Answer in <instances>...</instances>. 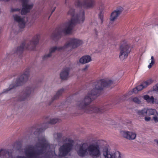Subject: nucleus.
<instances>
[{
	"mask_svg": "<svg viewBox=\"0 0 158 158\" xmlns=\"http://www.w3.org/2000/svg\"><path fill=\"white\" fill-rule=\"evenodd\" d=\"M113 83V81L108 79H102L94 82L84 99L77 102V107L86 113L94 112L100 114L102 113L105 109L103 107L89 105L95 97L99 95L104 87L108 86Z\"/></svg>",
	"mask_w": 158,
	"mask_h": 158,
	"instance_id": "1",
	"label": "nucleus"
},
{
	"mask_svg": "<svg viewBox=\"0 0 158 158\" xmlns=\"http://www.w3.org/2000/svg\"><path fill=\"white\" fill-rule=\"evenodd\" d=\"M56 146L49 144L44 136L40 137L38 143L33 147L29 146L26 148L25 153L28 158H38L44 156L47 158H56L57 157L54 151ZM16 158H25L18 156Z\"/></svg>",
	"mask_w": 158,
	"mask_h": 158,
	"instance_id": "2",
	"label": "nucleus"
},
{
	"mask_svg": "<svg viewBox=\"0 0 158 158\" xmlns=\"http://www.w3.org/2000/svg\"><path fill=\"white\" fill-rule=\"evenodd\" d=\"M75 150L78 155L81 157L89 156L93 158H98L101 154L99 146L95 144L81 143L76 146Z\"/></svg>",
	"mask_w": 158,
	"mask_h": 158,
	"instance_id": "3",
	"label": "nucleus"
},
{
	"mask_svg": "<svg viewBox=\"0 0 158 158\" xmlns=\"http://www.w3.org/2000/svg\"><path fill=\"white\" fill-rule=\"evenodd\" d=\"M67 14L71 16L72 18L63 24L62 31L65 33L69 34L71 32L75 23L81 24L84 23L85 17L84 11L82 10H79L75 15L74 9L70 8Z\"/></svg>",
	"mask_w": 158,
	"mask_h": 158,
	"instance_id": "4",
	"label": "nucleus"
},
{
	"mask_svg": "<svg viewBox=\"0 0 158 158\" xmlns=\"http://www.w3.org/2000/svg\"><path fill=\"white\" fill-rule=\"evenodd\" d=\"M74 141L70 138H66L63 142V144L59 148V156L60 157L66 155L72 149Z\"/></svg>",
	"mask_w": 158,
	"mask_h": 158,
	"instance_id": "5",
	"label": "nucleus"
},
{
	"mask_svg": "<svg viewBox=\"0 0 158 158\" xmlns=\"http://www.w3.org/2000/svg\"><path fill=\"white\" fill-rule=\"evenodd\" d=\"M40 38V36L39 34H36L29 42L23 43L18 48V50L20 51L25 49L33 50L38 43Z\"/></svg>",
	"mask_w": 158,
	"mask_h": 158,
	"instance_id": "6",
	"label": "nucleus"
},
{
	"mask_svg": "<svg viewBox=\"0 0 158 158\" xmlns=\"http://www.w3.org/2000/svg\"><path fill=\"white\" fill-rule=\"evenodd\" d=\"M30 76L29 75L23 73V74L17 79L15 85L11 84L10 85L8 88L3 90L2 93L6 94L11 92L12 89L20 85L23 83L27 81Z\"/></svg>",
	"mask_w": 158,
	"mask_h": 158,
	"instance_id": "7",
	"label": "nucleus"
},
{
	"mask_svg": "<svg viewBox=\"0 0 158 158\" xmlns=\"http://www.w3.org/2000/svg\"><path fill=\"white\" fill-rule=\"evenodd\" d=\"M130 51L131 48L129 44L125 40L123 41L120 47L119 57L120 59L122 61L124 60L127 57Z\"/></svg>",
	"mask_w": 158,
	"mask_h": 158,
	"instance_id": "8",
	"label": "nucleus"
},
{
	"mask_svg": "<svg viewBox=\"0 0 158 158\" xmlns=\"http://www.w3.org/2000/svg\"><path fill=\"white\" fill-rule=\"evenodd\" d=\"M110 150V148L108 146L102 148V153L104 158H123V156L119 152L116 151L112 152Z\"/></svg>",
	"mask_w": 158,
	"mask_h": 158,
	"instance_id": "9",
	"label": "nucleus"
},
{
	"mask_svg": "<svg viewBox=\"0 0 158 158\" xmlns=\"http://www.w3.org/2000/svg\"><path fill=\"white\" fill-rule=\"evenodd\" d=\"M83 43L82 40L78 39L72 38L67 41L64 44L66 50L68 48H76Z\"/></svg>",
	"mask_w": 158,
	"mask_h": 158,
	"instance_id": "10",
	"label": "nucleus"
},
{
	"mask_svg": "<svg viewBox=\"0 0 158 158\" xmlns=\"http://www.w3.org/2000/svg\"><path fill=\"white\" fill-rule=\"evenodd\" d=\"M65 50L64 45L63 46H55L52 47L49 49V52L44 55L42 57V59L43 60H45L51 57L52 56V53L55 52L56 51H60Z\"/></svg>",
	"mask_w": 158,
	"mask_h": 158,
	"instance_id": "11",
	"label": "nucleus"
},
{
	"mask_svg": "<svg viewBox=\"0 0 158 158\" xmlns=\"http://www.w3.org/2000/svg\"><path fill=\"white\" fill-rule=\"evenodd\" d=\"M14 20L17 22L19 27L24 28L25 26L26 20L24 18L22 17L17 15H15L13 16Z\"/></svg>",
	"mask_w": 158,
	"mask_h": 158,
	"instance_id": "12",
	"label": "nucleus"
},
{
	"mask_svg": "<svg viewBox=\"0 0 158 158\" xmlns=\"http://www.w3.org/2000/svg\"><path fill=\"white\" fill-rule=\"evenodd\" d=\"M121 134L125 138L129 140H134L136 137V134L134 132L129 131H122Z\"/></svg>",
	"mask_w": 158,
	"mask_h": 158,
	"instance_id": "13",
	"label": "nucleus"
},
{
	"mask_svg": "<svg viewBox=\"0 0 158 158\" xmlns=\"http://www.w3.org/2000/svg\"><path fill=\"white\" fill-rule=\"evenodd\" d=\"M122 7H120L113 12L110 15V19L111 21L115 20L123 10Z\"/></svg>",
	"mask_w": 158,
	"mask_h": 158,
	"instance_id": "14",
	"label": "nucleus"
},
{
	"mask_svg": "<svg viewBox=\"0 0 158 158\" xmlns=\"http://www.w3.org/2000/svg\"><path fill=\"white\" fill-rule=\"evenodd\" d=\"M34 89L31 87H28L25 89L23 94L22 96L21 100H24L28 97L30 94L33 91Z\"/></svg>",
	"mask_w": 158,
	"mask_h": 158,
	"instance_id": "15",
	"label": "nucleus"
},
{
	"mask_svg": "<svg viewBox=\"0 0 158 158\" xmlns=\"http://www.w3.org/2000/svg\"><path fill=\"white\" fill-rule=\"evenodd\" d=\"M95 5V0H83V6L87 9L92 8Z\"/></svg>",
	"mask_w": 158,
	"mask_h": 158,
	"instance_id": "16",
	"label": "nucleus"
},
{
	"mask_svg": "<svg viewBox=\"0 0 158 158\" xmlns=\"http://www.w3.org/2000/svg\"><path fill=\"white\" fill-rule=\"evenodd\" d=\"M70 69L69 67L64 68L60 73V77L61 79L65 80L69 77Z\"/></svg>",
	"mask_w": 158,
	"mask_h": 158,
	"instance_id": "17",
	"label": "nucleus"
},
{
	"mask_svg": "<svg viewBox=\"0 0 158 158\" xmlns=\"http://www.w3.org/2000/svg\"><path fill=\"white\" fill-rule=\"evenodd\" d=\"M9 150L2 149L0 150V156H5L6 158H12L11 153H10Z\"/></svg>",
	"mask_w": 158,
	"mask_h": 158,
	"instance_id": "18",
	"label": "nucleus"
},
{
	"mask_svg": "<svg viewBox=\"0 0 158 158\" xmlns=\"http://www.w3.org/2000/svg\"><path fill=\"white\" fill-rule=\"evenodd\" d=\"M92 60L91 57L89 56H85L81 57L79 60V62L82 64L88 63Z\"/></svg>",
	"mask_w": 158,
	"mask_h": 158,
	"instance_id": "19",
	"label": "nucleus"
},
{
	"mask_svg": "<svg viewBox=\"0 0 158 158\" xmlns=\"http://www.w3.org/2000/svg\"><path fill=\"white\" fill-rule=\"evenodd\" d=\"M142 97L148 103L152 104L155 103V99L153 96L150 97L148 95H146L143 96Z\"/></svg>",
	"mask_w": 158,
	"mask_h": 158,
	"instance_id": "20",
	"label": "nucleus"
},
{
	"mask_svg": "<svg viewBox=\"0 0 158 158\" xmlns=\"http://www.w3.org/2000/svg\"><path fill=\"white\" fill-rule=\"evenodd\" d=\"M64 89H59L56 92L55 95L52 98V101H53L57 99L60 97L64 92Z\"/></svg>",
	"mask_w": 158,
	"mask_h": 158,
	"instance_id": "21",
	"label": "nucleus"
},
{
	"mask_svg": "<svg viewBox=\"0 0 158 158\" xmlns=\"http://www.w3.org/2000/svg\"><path fill=\"white\" fill-rule=\"evenodd\" d=\"M147 115H154L156 116L158 115V114L155 109L151 108H147Z\"/></svg>",
	"mask_w": 158,
	"mask_h": 158,
	"instance_id": "22",
	"label": "nucleus"
},
{
	"mask_svg": "<svg viewBox=\"0 0 158 158\" xmlns=\"http://www.w3.org/2000/svg\"><path fill=\"white\" fill-rule=\"evenodd\" d=\"M99 9L101 11V12L99 15V17L101 20V23H102L103 22V15L102 11L105 10V6L103 5H101L99 7Z\"/></svg>",
	"mask_w": 158,
	"mask_h": 158,
	"instance_id": "23",
	"label": "nucleus"
},
{
	"mask_svg": "<svg viewBox=\"0 0 158 158\" xmlns=\"http://www.w3.org/2000/svg\"><path fill=\"white\" fill-rule=\"evenodd\" d=\"M141 97L140 96L132 97H131V101L133 102L138 104H140L141 103Z\"/></svg>",
	"mask_w": 158,
	"mask_h": 158,
	"instance_id": "24",
	"label": "nucleus"
},
{
	"mask_svg": "<svg viewBox=\"0 0 158 158\" xmlns=\"http://www.w3.org/2000/svg\"><path fill=\"white\" fill-rule=\"evenodd\" d=\"M60 31L56 30L52 34V38L53 39H58L59 38V35L60 33Z\"/></svg>",
	"mask_w": 158,
	"mask_h": 158,
	"instance_id": "25",
	"label": "nucleus"
},
{
	"mask_svg": "<svg viewBox=\"0 0 158 158\" xmlns=\"http://www.w3.org/2000/svg\"><path fill=\"white\" fill-rule=\"evenodd\" d=\"M147 110L146 108H144L141 110H138L137 112V114L141 116H145L147 115Z\"/></svg>",
	"mask_w": 158,
	"mask_h": 158,
	"instance_id": "26",
	"label": "nucleus"
},
{
	"mask_svg": "<svg viewBox=\"0 0 158 158\" xmlns=\"http://www.w3.org/2000/svg\"><path fill=\"white\" fill-rule=\"evenodd\" d=\"M152 83V81L151 79H149L143 83L145 88L148 85H150Z\"/></svg>",
	"mask_w": 158,
	"mask_h": 158,
	"instance_id": "27",
	"label": "nucleus"
},
{
	"mask_svg": "<svg viewBox=\"0 0 158 158\" xmlns=\"http://www.w3.org/2000/svg\"><path fill=\"white\" fill-rule=\"evenodd\" d=\"M152 83V81L151 79H149L143 83L145 88L148 85H150Z\"/></svg>",
	"mask_w": 158,
	"mask_h": 158,
	"instance_id": "28",
	"label": "nucleus"
},
{
	"mask_svg": "<svg viewBox=\"0 0 158 158\" xmlns=\"http://www.w3.org/2000/svg\"><path fill=\"white\" fill-rule=\"evenodd\" d=\"M62 137V134L61 133H55L54 134V137L55 140L58 141L59 139Z\"/></svg>",
	"mask_w": 158,
	"mask_h": 158,
	"instance_id": "29",
	"label": "nucleus"
},
{
	"mask_svg": "<svg viewBox=\"0 0 158 158\" xmlns=\"http://www.w3.org/2000/svg\"><path fill=\"white\" fill-rule=\"evenodd\" d=\"M151 61L149 64L148 66L149 69L151 68L154 65L155 63V60L153 56H152L151 58Z\"/></svg>",
	"mask_w": 158,
	"mask_h": 158,
	"instance_id": "30",
	"label": "nucleus"
},
{
	"mask_svg": "<svg viewBox=\"0 0 158 158\" xmlns=\"http://www.w3.org/2000/svg\"><path fill=\"white\" fill-rule=\"evenodd\" d=\"M59 121V119L57 118H52L50 119V121L48 123L54 124Z\"/></svg>",
	"mask_w": 158,
	"mask_h": 158,
	"instance_id": "31",
	"label": "nucleus"
},
{
	"mask_svg": "<svg viewBox=\"0 0 158 158\" xmlns=\"http://www.w3.org/2000/svg\"><path fill=\"white\" fill-rule=\"evenodd\" d=\"M20 10V8H12L11 9L10 11L11 12L13 13L16 12H19Z\"/></svg>",
	"mask_w": 158,
	"mask_h": 158,
	"instance_id": "32",
	"label": "nucleus"
},
{
	"mask_svg": "<svg viewBox=\"0 0 158 158\" xmlns=\"http://www.w3.org/2000/svg\"><path fill=\"white\" fill-rule=\"evenodd\" d=\"M30 69L29 67H27L26 68L23 73H24L26 74H27L30 75Z\"/></svg>",
	"mask_w": 158,
	"mask_h": 158,
	"instance_id": "33",
	"label": "nucleus"
},
{
	"mask_svg": "<svg viewBox=\"0 0 158 158\" xmlns=\"http://www.w3.org/2000/svg\"><path fill=\"white\" fill-rule=\"evenodd\" d=\"M143 85V84L142 83L141 84L136 87L137 88V89L139 91L141 90L143 88H145V87H144V85Z\"/></svg>",
	"mask_w": 158,
	"mask_h": 158,
	"instance_id": "34",
	"label": "nucleus"
},
{
	"mask_svg": "<svg viewBox=\"0 0 158 158\" xmlns=\"http://www.w3.org/2000/svg\"><path fill=\"white\" fill-rule=\"evenodd\" d=\"M153 91L158 92V83L153 87Z\"/></svg>",
	"mask_w": 158,
	"mask_h": 158,
	"instance_id": "35",
	"label": "nucleus"
},
{
	"mask_svg": "<svg viewBox=\"0 0 158 158\" xmlns=\"http://www.w3.org/2000/svg\"><path fill=\"white\" fill-rule=\"evenodd\" d=\"M139 91L138 90L137 88L136 87L133 89L132 92L133 93L136 94L137 93L139 92Z\"/></svg>",
	"mask_w": 158,
	"mask_h": 158,
	"instance_id": "36",
	"label": "nucleus"
},
{
	"mask_svg": "<svg viewBox=\"0 0 158 158\" xmlns=\"http://www.w3.org/2000/svg\"><path fill=\"white\" fill-rule=\"evenodd\" d=\"M89 66L88 65H85L84 68L82 69L81 70L83 72H85L87 70V69L88 68Z\"/></svg>",
	"mask_w": 158,
	"mask_h": 158,
	"instance_id": "37",
	"label": "nucleus"
},
{
	"mask_svg": "<svg viewBox=\"0 0 158 158\" xmlns=\"http://www.w3.org/2000/svg\"><path fill=\"white\" fill-rule=\"evenodd\" d=\"M128 95L127 94H126L125 95H123V96H122V99L123 100H125L126 99V98L128 97Z\"/></svg>",
	"mask_w": 158,
	"mask_h": 158,
	"instance_id": "38",
	"label": "nucleus"
},
{
	"mask_svg": "<svg viewBox=\"0 0 158 158\" xmlns=\"http://www.w3.org/2000/svg\"><path fill=\"white\" fill-rule=\"evenodd\" d=\"M153 119L155 123H157L158 122V118L156 116H154L153 117Z\"/></svg>",
	"mask_w": 158,
	"mask_h": 158,
	"instance_id": "39",
	"label": "nucleus"
},
{
	"mask_svg": "<svg viewBox=\"0 0 158 158\" xmlns=\"http://www.w3.org/2000/svg\"><path fill=\"white\" fill-rule=\"evenodd\" d=\"M145 120L146 121H149L151 119V118L150 117H145Z\"/></svg>",
	"mask_w": 158,
	"mask_h": 158,
	"instance_id": "40",
	"label": "nucleus"
},
{
	"mask_svg": "<svg viewBox=\"0 0 158 158\" xmlns=\"http://www.w3.org/2000/svg\"><path fill=\"white\" fill-rule=\"evenodd\" d=\"M155 103L158 104V100L155 99Z\"/></svg>",
	"mask_w": 158,
	"mask_h": 158,
	"instance_id": "41",
	"label": "nucleus"
},
{
	"mask_svg": "<svg viewBox=\"0 0 158 158\" xmlns=\"http://www.w3.org/2000/svg\"><path fill=\"white\" fill-rule=\"evenodd\" d=\"M95 33L96 35H98V31L97 30H95Z\"/></svg>",
	"mask_w": 158,
	"mask_h": 158,
	"instance_id": "42",
	"label": "nucleus"
},
{
	"mask_svg": "<svg viewBox=\"0 0 158 158\" xmlns=\"http://www.w3.org/2000/svg\"><path fill=\"white\" fill-rule=\"evenodd\" d=\"M55 9H56V7H55V8L54 9L52 10V13H51V14H52V13L55 10Z\"/></svg>",
	"mask_w": 158,
	"mask_h": 158,
	"instance_id": "43",
	"label": "nucleus"
},
{
	"mask_svg": "<svg viewBox=\"0 0 158 158\" xmlns=\"http://www.w3.org/2000/svg\"><path fill=\"white\" fill-rule=\"evenodd\" d=\"M139 40V39H136V40H135V41H137H137H138V40Z\"/></svg>",
	"mask_w": 158,
	"mask_h": 158,
	"instance_id": "44",
	"label": "nucleus"
},
{
	"mask_svg": "<svg viewBox=\"0 0 158 158\" xmlns=\"http://www.w3.org/2000/svg\"><path fill=\"white\" fill-rule=\"evenodd\" d=\"M78 4H80V2L79 1H78Z\"/></svg>",
	"mask_w": 158,
	"mask_h": 158,
	"instance_id": "45",
	"label": "nucleus"
},
{
	"mask_svg": "<svg viewBox=\"0 0 158 158\" xmlns=\"http://www.w3.org/2000/svg\"><path fill=\"white\" fill-rule=\"evenodd\" d=\"M1 27H0V30H1Z\"/></svg>",
	"mask_w": 158,
	"mask_h": 158,
	"instance_id": "46",
	"label": "nucleus"
}]
</instances>
